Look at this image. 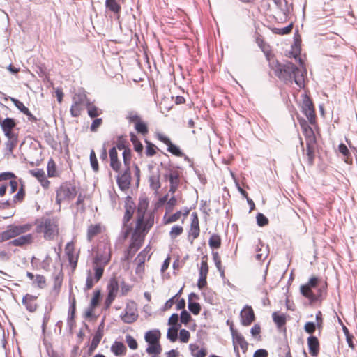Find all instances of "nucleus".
I'll return each instance as SVG.
<instances>
[{"instance_id": "35", "label": "nucleus", "mask_w": 357, "mask_h": 357, "mask_svg": "<svg viewBox=\"0 0 357 357\" xmlns=\"http://www.w3.org/2000/svg\"><path fill=\"white\" fill-rule=\"evenodd\" d=\"M151 250L149 245H147L143 250H142L135 258V261L137 264V268L143 266L146 261V257Z\"/></svg>"}, {"instance_id": "42", "label": "nucleus", "mask_w": 357, "mask_h": 357, "mask_svg": "<svg viewBox=\"0 0 357 357\" xmlns=\"http://www.w3.org/2000/svg\"><path fill=\"white\" fill-rule=\"evenodd\" d=\"M293 29V23H290L289 25H287L285 27L283 28H276L274 27L272 29V32L275 34H278L280 36H284L289 34Z\"/></svg>"}, {"instance_id": "39", "label": "nucleus", "mask_w": 357, "mask_h": 357, "mask_svg": "<svg viewBox=\"0 0 357 357\" xmlns=\"http://www.w3.org/2000/svg\"><path fill=\"white\" fill-rule=\"evenodd\" d=\"M87 113L88 115L91 118L94 119L98 116L102 114L101 109L97 107L95 105H92L90 102H88L86 104Z\"/></svg>"}, {"instance_id": "3", "label": "nucleus", "mask_w": 357, "mask_h": 357, "mask_svg": "<svg viewBox=\"0 0 357 357\" xmlns=\"http://www.w3.org/2000/svg\"><path fill=\"white\" fill-rule=\"evenodd\" d=\"M77 194V187L74 181L63 182L56 190V202L60 205L64 200L71 201Z\"/></svg>"}, {"instance_id": "64", "label": "nucleus", "mask_w": 357, "mask_h": 357, "mask_svg": "<svg viewBox=\"0 0 357 357\" xmlns=\"http://www.w3.org/2000/svg\"><path fill=\"white\" fill-rule=\"evenodd\" d=\"M126 342L128 344V346L130 349H137L138 347V344L137 340L130 335H127L126 336Z\"/></svg>"}, {"instance_id": "46", "label": "nucleus", "mask_w": 357, "mask_h": 357, "mask_svg": "<svg viewBox=\"0 0 357 357\" xmlns=\"http://www.w3.org/2000/svg\"><path fill=\"white\" fill-rule=\"evenodd\" d=\"M47 171L48 177H54L56 176V165L52 158H50L47 162Z\"/></svg>"}, {"instance_id": "36", "label": "nucleus", "mask_w": 357, "mask_h": 357, "mask_svg": "<svg viewBox=\"0 0 357 357\" xmlns=\"http://www.w3.org/2000/svg\"><path fill=\"white\" fill-rule=\"evenodd\" d=\"M209 247L213 250L218 249L221 246V238L217 234H213L211 236L208 240Z\"/></svg>"}, {"instance_id": "59", "label": "nucleus", "mask_w": 357, "mask_h": 357, "mask_svg": "<svg viewBox=\"0 0 357 357\" xmlns=\"http://www.w3.org/2000/svg\"><path fill=\"white\" fill-rule=\"evenodd\" d=\"M192 320V316L185 309L181 311L180 315L181 323L187 325Z\"/></svg>"}, {"instance_id": "48", "label": "nucleus", "mask_w": 357, "mask_h": 357, "mask_svg": "<svg viewBox=\"0 0 357 357\" xmlns=\"http://www.w3.org/2000/svg\"><path fill=\"white\" fill-rule=\"evenodd\" d=\"M303 135L306 140V144H317V138L313 129H309Z\"/></svg>"}, {"instance_id": "5", "label": "nucleus", "mask_w": 357, "mask_h": 357, "mask_svg": "<svg viewBox=\"0 0 357 357\" xmlns=\"http://www.w3.org/2000/svg\"><path fill=\"white\" fill-rule=\"evenodd\" d=\"M126 119L130 123H134L135 129L138 134L142 135L148 134L149 128L147 123L142 119L136 111H128Z\"/></svg>"}, {"instance_id": "6", "label": "nucleus", "mask_w": 357, "mask_h": 357, "mask_svg": "<svg viewBox=\"0 0 357 357\" xmlns=\"http://www.w3.org/2000/svg\"><path fill=\"white\" fill-rule=\"evenodd\" d=\"M301 97L303 98L301 105L302 112L307 118L310 124L314 125L316 123L317 116L312 100L306 93L303 94Z\"/></svg>"}, {"instance_id": "20", "label": "nucleus", "mask_w": 357, "mask_h": 357, "mask_svg": "<svg viewBox=\"0 0 357 357\" xmlns=\"http://www.w3.org/2000/svg\"><path fill=\"white\" fill-rule=\"evenodd\" d=\"M37 296L26 294L22 298V304L26 307V309L30 312H33L36 310L37 305L34 303Z\"/></svg>"}, {"instance_id": "41", "label": "nucleus", "mask_w": 357, "mask_h": 357, "mask_svg": "<svg viewBox=\"0 0 357 357\" xmlns=\"http://www.w3.org/2000/svg\"><path fill=\"white\" fill-rule=\"evenodd\" d=\"M149 182L150 188L153 190L158 191L161 187L159 173L156 176H149Z\"/></svg>"}, {"instance_id": "22", "label": "nucleus", "mask_w": 357, "mask_h": 357, "mask_svg": "<svg viewBox=\"0 0 357 357\" xmlns=\"http://www.w3.org/2000/svg\"><path fill=\"white\" fill-rule=\"evenodd\" d=\"M189 349L193 357H206L208 354L206 348H200L197 344H190Z\"/></svg>"}, {"instance_id": "26", "label": "nucleus", "mask_w": 357, "mask_h": 357, "mask_svg": "<svg viewBox=\"0 0 357 357\" xmlns=\"http://www.w3.org/2000/svg\"><path fill=\"white\" fill-rule=\"evenodd\" d=\"M128 307H126L124 310V312H123L121 315H120V317H121V319L124 322V323H126V324H132L133 322H135L137 318H138V314L133 312H128L127 310Z\"/></svg>"}, {"instance_id": "55", "label": "nucleus", "mask_w": 357, "mask_h": 357, "mask_svg": "<svg viewBox=\"0 0 357 357\" xmlns=\"http://www.w3.org/2000/svg\"><path fill=\"white\" fill-rule=\"evenodd\" d=\"M208 257L204 255L202 258L201 265L199 268V274L208 275V266L207 263Z\"/></svg>"}, {"instance_id": "56", "label": "nucleus", "mask_w": 357, "mask_h": 357, "mask_svg": "<svg viewBox=\"0 0 357 357\" xmlns=\"http://www.w3.org/2000/svg\"><path fill=\"white\" fill-rule=\"evenodd\" d=\"M94 282H96L94 280V277L93 278L91 271V270H88L84 290L86 291V290H89V289H92V287L94 285Z\"/></svg>"}, {"instance_id": "31", "label": "nucleus", "mask_w": 357, "mask_h": 357, "mask_svg": "<svg viewBox=\"0 0 357 357\" xmlns=\"http://www.w3.org/2000/svg\"><path fill=\"white\" fill-rule=\"evenodd\" d=\"M63 275L61 271H60L59 273L56 275L54 278V285H53V288H52L51 294H54V296H56L60 291L62 282H63Z\"/></svg>"}, {"instance_id": "53", "label": "nucleus", "mask_w": 357, "mask_h": 357, "mask_svg": "<svg viewBox=\"0 0 357 357\" xmlns=\"http://www.w3.org/2000/svg\"><path fill=\"white\" fill-rule=\"evenodd\" d=\"M183 227L180 225H174L169 231V236L171 238L174 239L177 236H180L183 233Z\"/></svg>"}, {"instance_id": "14", "label": "nucleus", "mask_w": 357, "mask_h": 357, "mask_svg": "<svg viewBox=\"0 0 357 357\" xmlns=\"http://www.w3.org/2000/svg\"><path fill=\"white\" fill-rule=\"evenodd\" d=\"M241 324L243 326H248L255 320V315L251 306L245 305L240 314Z\"/></svg>"}, {"instance_id": "37", "label": "nucleus", "mask_w": 357, "mask_h": 357, "mask_svg": "<svg viewBox=\"0 0 357 357\" xmlns=\"http://www.w3.org/2000/svg\"><path fill=\"white\" fill-rule=\"evenodd\" d=\"M101 232V227L100 225H91L87 230V238L91 241L94 236H97Z\"/></svg>"}, {"instance_id": "38", "label": "nucleus", "mask_w": 357, "mask_h": 357, "mask_svg": "<svg viewBox=\"0 0 357 357\" xmlns=\"http://www.w3.org/2000/svg\"><path fill=\"white\" fill-rule=\"evenodd\" d=\"M144 142L146 144V151L145 153L148 157H152L155 155L156 151L159 149L151 142L145 139Z\"/></svg>"}, {"instance_id": "19", "label": "nucleus", "mask_w": 357, "mask_h": 357, "mask_svg": "<svg viewBox=\"0 0 357 357\" xmlns=\"http://www.w3.org/2000/svg\"><path fill=\"white\" fill-rule=\"evenodd\" d=\"M33 241V236L31 234L20 236V237L10 241L8 244L9 245H14L22 247L26 245L31 244Z\"/></svg>"}, {"instance_id": "52", "label": "nucleus", "mask_w": 357, "mask_h": 357, "mask_svg": "<svg viewBox=\"0 0 357 357\" xmlns=\"http://www.w3.org/2000/svg\"><path fill=\"white\" fill-rule=\"evenodd\" d=\"M202 295L206 302L211 304L214 303L215 294L213 291L209 289H206V291L202 292Z\"/></svg>"}, {"instance_id": "18", "label": "nucleus", "mask_w": 357, "mask_h": 357, "mask_svg": "<svg viewBox=\"0 0 357 357\" xmlns=\"http://www.w3.org/2000/svg\"><path fill=\"white\" fill-rule=\"evenodd\" d=\"M327 283L325 282L324 285L320 287H317V292L314 294L313 291L307 295L306 298L309 299L311 303H314L317 301H322L324 300V294H326Z\"/></svg>"}, {"instance_id": "61", "label": "nucleus", "mask_w": 357, "mask_h": 357, "mask_svg": "<svg viewBox=\"0 0 357 357\" xmlns=\"http://www.w3.org/2000/svg\"><path fill=\"white\" fill-rule=\"evenodd\" d=\"M132 231V226L131 225L126 224L125 226L123 225V222H122V229L121 234L123 240L126 239L131 231Z\"/></svg>"}, {"instance_id": "9", "label": "nucleus", "mask_w": 357, "mask_h": 357, "mask_svg": "<svg viewBox=\"0 0 357 357\" xmlns=\"http://www.w3.org/2000/svg\"><path fill=\"white\" fill-rule=\"evenodd\" d=\"M149 199L146 197H140L139 199V203L137 207V219L136 221V227L139 228L140 225H142L144 215L146 212V210L149 206Z\"/></svg>"}, {"instance_id": "29", "label": "nucleus", "mask_w": 357, "mask_h": 357, "mask_svg": "<svg viewBox=\"0 0 357 357\" xmlns=\"http://www.w3.org/2000/svg\"><path fill=\"white\" fill-rule=\"evenodd\" d=\"M83 101V97L79 96L77 99L75 97L73 98V104L71 105L70 109V114L73 117H77L80 115L79 105Z\"/></svg>"}, {"instance_id": "40", "label": "nucleus", "mask_w": 357, "mask_h": 357, "mask_svg": "<svg viewBox=\"0 0 357 357\" xmlns=\"http://www.w3.org/2000/svg\"><path fill=\"white\" fill-rule=\"evenodd\" d=\"M301 38L299 35H295L294 36V45L295 46L296 51L295 52H291L290 54L292 55V56L295 59L298 58L299 61L301 62V59L299 58V55L301 54Z\"/></svg>"}, {"instance_id": "50", "label": "nucleus", "mask_w": 357, "mask_h": 357, "mask_svg": "<svg viewBox=\"0 0 357 357\" xmlns=\"http://www.w3.org/2000/svg\"><path fill=\"white\" fill-rule=\"evenodd\" d=\"M90 164L92 169L94 172H98L99 170L98 161L96 155L95 151L91 149L90 151Z\"/></svg>"}, {"instance_id": "24", "label": "nucleus", "mask_w": 357, "mask_h": 357, "mask_svg": "<svg viewBox=\"0 0 357 357\" xmlns=\"http://www.w3.org/2000/svg\"><path fill=\"white\" fill-rule=\"evenodd\" d=\"M109 259H106L103 261V264H93V268L94 271V280L96 282H98L103 275L105 266L109 263Z\"/></svg>"}, {"instance_id": "12", "label": "nucleus", "mask_w": 357, "mask_h": 357, "mask_svg": "<svg viewBox=\"0 0 357 357\" xmlns=\"http://www.w3.org/2000/svg\"><path fill=\"white\" fill-rule=\"evenodd\" d=\"M105 327V319H102V321L99 324L97 331L92 338L91 343L89 347L88 353L91 355L95 349L98 347L101 339L103 336V331Z\"/></svg>"}, {"instance_id": "10", "label": "nucleus", "mask_w": 357, "mask_h": 357, "mask_svg": "<svg viewBox=\"0 0 357 357\" xmlns=\"http://www.w3.org/2000/svg\"><path fill=\"white\" fill-rule=\"evenodd\" d=\"M200 232L199 218L196 212H193L191 215L190 229L188 234V241L191 244L193 243L194 239L198 238Z\"/></svg>"}, {"instance_id": "58", "label": "nucleus", "mask_w": 357, "mask_h": 357, "mask_svg": "<svg viewBox=\"0 0 357 357\" xmlns=\"http://www.w3.org/2000/svg\"><path fill=\"white\" fill-rule=\"evenodd\" d=\"M257 224L259 227H264L268 224V219L261 213H258L256 216Z\"/></svg>"}, {"instance_id": "34", "label": "nucleus", "mask_w": 357, "mask_h": 357, "mask_svg": "<svg viewBox=\"0 0 357 357\" xmlns=\"http://www.w3.org/2000/svg\"><path fill=\"white\" fill-rule=\"evenodd\" d=\"M316 144H306V156L307 158V164L309 166H312L314 163L315 153L314 145Z\"/></svg>"}, {"instance_id": "51", "label": "nucleus", "mask_w": 357, "mask_h": 357, "mask_svg": "<svg viewBox=\"0 0 357 357\" xmlns=\"http://www.w3.org/2000/svg\"><path fill=\"white\" fill-rule=\"evenodd\" d=\"M180 328L170 327L168 328L167 337L170 342H174L178 340V331Z\"/></svg>"}, {"instance_id": "8", "label": "nucleus", "mask_w": 357, "mask_h": 357, "mask_svg": "<svg viewBox=\"0 0 357 357\" xmlns=\"http://www.w3.org/2000/svg\"><path fill=\"white\" fill-rule=\"evenodd\" d=\"M116 183L122 191L129 189L131 183L130 167L125 168L123 172L116 177Z\"/></svg>"}, {"instance_id": "47", "label": "nucleus", "mask_w": 357, "mask_h": 357, "mask_svg": "<svg viewBox=\"0 0 357 357\" xmlns=\"http://www.w3.org/2000/svg\"><path fill=\"white\" fill-rule=\"evenodd\" d=\"M179 316L177 313H173L168 320V324L171 326V327L180 328L181 326V323L179 322Z\"/></svg>"}, {"instance_id": "45", "label": "nucleus", "mask_w": 357, "mask_h": 357, "mask_svg": "<svg viewBox=\"0 0 357 357\" xmlns=\"http://www.w3.org/2000/svg\"><path fill=\"white\" fill-rule=\"evenodd\" d=\"M107 293L116 296V294L119 290V282L115 278H112L110 279L107 284Z\"/></svg>"}, {"instance_id": "7", "label": "nucleus", "mask_w": 357, "mask_h": 357, "mask_svg": "<svg viewBox=\"0 0 357 357\" xmlns=\"http://www.w3.org/2000/svg\"><path fill=\"white\" fill-rule=\"evenodd\" d=\"M124 208H125V213H124V215L123 218V225L125 226L126 224H128L130 221V220L132 219L133 214L136 210L135 203L134 202V201L132 200V198L130 195H128L125 198Z\"/></svg>"}, {"instance_id": "60", "label": "nucleus", "mask_w": 357, "mask_h": 357, "mask_svg": "<svg viewBox=\"0 0 357 357\" xmlns=\"http://www.w3.org/2000/svg\"><path fill=\"white\" fill-rule=\"evenodd\" d=\"M101 297V291L99 289H96L94 293L92 298L90 301V305L92 308H95L96 305L98 304L99 300Z\"/></svg>"}, {"instance_id": "62", "label": "nucleus", "mask_w": 357, "mask_h": 357, "mask_svg": "<svg viewBox=\"0 0 357 357\" xmlns=\"http://www.w3.org/2000/svg\"><path fill=\"white\" fill-rule=\"evenodd\" d=\"M279 9L282 12V13L287 18L289 16V15L293 11V4L291 3L289 5L287 1L285 0L284 3L282 4V8H280Z\"/></svg>"}, {"instance_id": "21", "label": "nucleus", "mask_w": 357, "mask_h": 357, "mask_svg": "<svg viewBox=\"0 0 357 357\" xmlns=\"http://www.w3.org/2000/svg\"><path fill=\"white\" fill-rule=\"evenodd\" d=\"M160 331L158 329L148 331L144 335V340L148 344L160 342Z\"/></svg>"}, {"instance_id": "17", "label": "nucleus", "mask_w": 357, "mask_h": 357, "mask_svg": "<svg viewBox=\"0 0 357 357\" xmlns=\"http://www.w3.org/2000/svg\"><path fill=\"white\" fill-rule=\"evenodd\" d=\"M307 343L310 355L313 357H317L320 349L318 338L314 335H310L307 339Z\"/></svg>"}, {"instance_id": "25", "label": "nucleus", "mask_w": 357, "mask_h": 357, "mask_svg": "<svg viewBox=\"0 0 357 357\" xmlns=\"http://www.w3.org/2000/svg\"><path fill=\"white\" fill-rule=\"evenodd\" d=\"M162 351V347L160 342H153V344H148L146 349V352L151 355V357H158Z\"/></svg>"}, {"instance_id": "30", "label": "nucleus", "mask_w": 357, "mask_h": 357, "mask_svg": "<svg viewBox=\"0 0 357 357\" xmlns=\"http://www.w3.org/2000/svg\"><path fill=\"white\" fill-rule=\"evenodd\" d=\"M272 318L278 328H281L285 326L287 322L285 314L274 312L272 314Z\"/></svg>"}, {"instance_id": "32", "label": "nucleus", "mask_w": 357, "mask_h": 357, "mask_svg": "<svg viewBox=\"0 0 357 357\" xmlns=\"http://www.w3.org/2000/svg\"><path fill=\"white\" fill-rule=\"evenodd\" d=\"M0 126L3 132L9 131L13 130L16 127L17 121L13 118L6 117L3 120Z\"/></svg>"}, {"instance_id": "4", "label": "nucleus", "mask_w": 357, "mask_h": 357, "mask_svg": "<svg viewBox=\"0 0 357 357\" xmlns=\"http://www.w3.org/2000/svg\"><path fill=\"white\" fill-rule=\"evenodd\" d=\"M32 227L31 224L10 225L7 229L0 233V243L8 241L22 234L29 231Z\"/></svg>"}, {"instance_id": "15", "label": "nucleus", "mask_w": 357, "mask_h": 357, "mask_svg": "<svg viewBox=\"0 0 357 357\" xmlns=\"http://www.w3.org/2000/svg\"><path fill=\"white\" fill-rule=\"evenodd\" d=\"M105 6L106 12H111L113 14V17L114 19H119L121 12V6L117 0H105ZM110 17H112V16Z\"/></svg>"}, {"instance_id": "23", "label": "nucleus", "mask_w": 357, "mask_h": 357, "mask_svg": "<svg viewBox=\"0 0 357 357\" xmlns=\"http://www.w3.org/2000/svg\"><path fill=\"white\" fill-rule=\"evenodd\" d=\"M126 350L127 349L126 345L120 341H115L111 346V351L116 356H124L126 354Z\"/></svg>"}, {"instance_id": "33", "label": "nucleus", "mask_w": 357, "mask_h": 357, "mask_svg": "<svg viewBox=\"0 0 357 357\" xmlns=\"http://www.w3.org/2000/svg\"><path fill=\"white\" fill-rule=\"evenodd\" d=\"M143 239L137 235L136 232H134L131 237V241L129 246L137 252L142 245Z\"/></svg>"}, {"instance_id": "27", "label": "nucleus", "mask_w": 357, "mask_h": 357, "mask_svg": "<svg viewBox=\"0 0 357 357\" xmlns=\"http://www.w3.org/2000/svg\"><path fill=\"white\" fill-rule=\"evenodd\" d=\"M130 141L133 144L135 151H136L139 155H142L144 146L140 140L139 139L138 137L135 132H130Z\"/></svg>"}, {"instance_id": "16", "label": "nucleus", "mask_w": 357, "mask_h": 357, "mask_svg": "<svg viewBox=\"0 0 357 357\" xmlns=\"http://www.w3.org/2000/svg\"><path fill=\"white\" fill-rule=\"evenodd\" d=\"M66 254L68 257V261L70 266L73 270H75L77 266L78 255L75 256L74 253V245L73 242H68L65 248Z\"/></svg>"}, {"instance_id": "57", "label": "nucleus", "mask_w": 357, "mask_h": 357, "mask_svg": "<svg viewBox=\"0 0 357 357\" xmlns=\"http://www.w3.org/2000/svg\"><path fill=\"white\" fill-rule=\"evenodd\" d=\"M76 314V300L75 298H73L72 300H70V306L68 309V318L75 319Z\"/></svg>"}, {"instance_id": "28", "label": "nucleus", "mask_w": 357, "mask_h": 357, "mask_svg": "<svg viewBox=\"0 0 357 357\" xmlns=\"http://www.w3.org/2000/svg\"><path fill=\"white\" fill-rule=\"evenodd\" d=\"M180 173L174 174V175H171L169 180V192L171 194H174L177 190L178 188L180 185Z\"/></svg>"}, {"instance_id": "49", "label": "nucleus", "mask_w": 357, "mask_h": 357, "mask_svg": "<svg viewBox=\"0 0 357 357\" xmlns=\"http://www.w3.org/2000/svg\"><path fill=\"white\" fill-rule=\"evenodd\" d=\"M132 151L130 148L125 149L123 152V164L126 168L130 167Z\"/></svg>"}, {"instance_id": "54", "label": "nucleus", "mask_w": 357, "mask_h": 357, "mask_svg": "<svg viewBox=\"0 0 357 357\" xmlns=\"http://www.w3.org/2000/svg\"><path fill=\"white\" fill-rule=\"evenodd\" d=\"M10 100L13 102L14 105L23 114L28 112L29 108L26 107L24 103L20 101L18 99L9 97Z\"/></svg>"}, {"instance_id": "2", "label": "nucleus", "mask_w": 357, "mask_h": 357, "mask_svg": "<svg viewBox=\"0 0 357 357\" xmlns=\"http://www.w3.org/2000/svg\"><path fill=\"white\" fill-rule=\"evenodd\" d=\"M274 72L280 79L292 82L293 75H295L296 73H301V70L292 62L286 61L285 63H280L276 61Z\"/></svg>"}, {"instance_id": "63", "label": "nucleus", "mask_w": 357, "mask_h": 357, "mask_svg": "<svg viewBox=\"0 0 357 357\" xmlns=\"http://www.w3.org/2000/svg\"><path fill=\"white\" fill-rule=\"evenodd\" d=\"M293 80L300 88L304 87V76L301 72L295 73V75H293Z\"/></svg>"}, {"instance_id": "11", "label": "nucleus", "mask_w": 357, "mask_h": 357, "mask_svg": "<svg viewBox=\"0 0 357 357\" xmlns=\"http://www.w3.org/2000/svg\"><path fill=\"white\" fill-rule=\"evenodd\" d=\"M320 282L321 278L319 277L314 275L310 277L306 284H302L300 287V292L301 295L306 298L308 294L312 292V289H316L318 287Z\"/></svg>"}, {"instance_id": "43", "label": "nucleus", "mask_w": 357, "mask_h": 357, "mask_svg": "<svg viewBox=\"0 0 357 357\" xmlns=\"http://www.w3.org/2000/svg\"><path fill=\"white\" fill-rule=\"evenodd\" d=\"M167 151L177 157H183L184 155L180 147L172 142L167 144Z\"/></svg>"}, {"instance_id": "1", "label": "nucleus", "mask_w": 357, "mask_h": 357, "mask_svg": "<svg viewBox=\"0 0 357 357\" xmlns=\"http://www.w3.org/2000/svg\"><path fill=\"white\" fill-rule=\"evenodd\" d=\"M36 231L43 234L47 240H52L59 234V222L56 218H43L36 220Z\"/></svg>"}, {"instance_id": "44", "label": "nucleus", "mask_w": 357, "mask_h": 357, "mask_svg": "<svg viewBox=\"0 0 357 357\" xmlns=\"http://www.w3.org/2000/svg\"><path fill=\"white\" fill-rule=\"evenodd\" d=\"M188 307L189 311L194 315H198L202 310V306L198 302L188 301Z\"/></svg>"}, {"instance_id": "13", "label": "nucleus", "mask_w": 357, "mask_h": 357, "mask_svg": "<svg viewBox=\"0 0 357 357\" xmlns=\"http://www.w3.org/2000/svg\"><path fill=\"white\" fill-rule=\"evenodd\" d=\"M230 331L233 339V344L239 345L243 352H245L248 347V343L245 341L243 335L234 328L233 324L230 326Z\"/></svg>"}]
</instances>
